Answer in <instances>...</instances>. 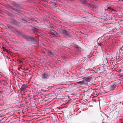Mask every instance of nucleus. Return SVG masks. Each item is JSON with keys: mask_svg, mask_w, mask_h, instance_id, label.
I'll return each mask as SVG.
<instances>
[{"mask_svg": "<svg viewBox=\"0 0 123 123\" xmlns=\"http://www.w3.org/2000/svg\"><path fill=\"white\" fill-rule=\"evenodd\" d=\"M18 70H19L20 69V68L18 67Z\"/></svg>", "mask_w": 123, "mask_h": 123, "instance_id": "obj_24", "label": "nucleus"}, {"mask_svg": "<svg viewBox=\"0 0 123 123\" xmlns=\"http://www.w3.org/2000/svg\"><path fill=\"white\" fill-rule=\"evenodd\" d=\"M6 13L7 14L8 16L11 15L10 13L8 11H6Z\"/></svg>", "mask_w": 123, "mask_h": 123, "instance_id": "obj_15", "label": "nucleus"}, {"mask_svg": "<svg viewBox=\"0 0 123 123\" xmlns=\"http://www.w3.org/2000/svg\"><path fill=\"white\" fill-rule=\"evenodd\" d=\"M13 24H15L16 23V21L14 20H12V21L11 22Z\"/></svg>", "mask_w": 123, "mask_h": 123, "instance_id": "obj_13", "label": "nucleus"}, {"mask_svg": "<svg viewBox=\"0 0 123 123\" xmlns=\"http://www.w3.org/2000/svg\"><path fill=\"white\" fill-rule=\"evenodd\" d=\"M51 28H53V26H51Z\"/></svg>", "mask_w": 123, "mask_h": 123, "instance_id": "obj_26", "label": "nucleus"}, {"mask_svg": "<svg viewBox=\"0 0 123 123\" xmlns=\"http://www.w3.org/2000/svg\"><path fill=\"white\" fill-rule=\"evenodd\" d=\"M116 84L115 83H111L108 86L109 88L108 90L112 91L115 89L117 86Z\"/></svg>", "mask_w": 123, "mask_h": 123, "instance_id": "obj_5", "label": "nucleus"}, {"mask_svg": "<svg viewBox=\"0 0 123 123\" xmlns=\"http://www.w3.org/2000/svg\"><path fill=\"white\" fill-rule=\"evenodd\" d=\"M61 56L62 58H66L67 57V55H66L64 54H61Z\"/></svg>", "mask_w": 123, "mask_h": 123, "instance_id": "obj_9", "label": "nucleus"}, {"mask_svg": "<svg viewBox=\"0 0 123 123\" xmlns=\"http://www.w3.org/2000/svg\"><path fill=\"white\" fill-rule=\"evenodd\" d=\"M86 4H87V6H88V7H91V5L88 3L87 2Z\"/></svg>", "mask_w": 123, "mask_h": 123, "instance_id": "obj_16", "label": "nucleus"}, {"mask_svg": "<svg viewBox=\"0 0 123 123\" xmlns=\"http://www.w3.org/2000/svg\"><path fill=\"white\" fill-rule=\"evenodd\" d=\"M5 50L6 51L7 53H10V51L9 50H8V49H5Z\"/></svg>", "mask_w": 123, "mask_h": 123, "instance_id": "obj_17", "label": "nucleus"}, {"mask_svg": "<svg viewBox=\"0 0 123 123\" xmlns=\"http://www.w3.org/2000/svg\"><path fill=\"white\" fill-rule=\"evenodd\" d=\"M1 92H0V93H1Z\"/></svg>", "mask_w": 123, "mask_h": 123, "instance_id": "obj_30", "label": "nucleus"}, {"mask_svg": "<svg viewBox=\"0 0 123 123\" xmlns=\"http://www.w3.org/2000/svg\"><path fill=\"white\" fill-rule=\"evenodd\" d=\"M108 62V61L106 59H105V60L104 61V65H105L107 64V63Z\"/></svg>", "mask_w": 123, "mask_h": 123, "instance_id": "obj_14", "label": "nucleus"}, {"mask_svg": "<svg viewBox=\"0 0 123 123\" xmlns=\"http://www.w3.org/2000/svg\"><path fill=\"white\" fill-rule=\"evenodd\" d=\"M18 34L21 36L23 38L27 40H28L29 39L31 40L34 44H36L37 43V41L33 37L25 35L20 31H18Z\"/></svg>", "mask_w": 123, "mask_h": 123, "instance_id": "obj_1", "label": "nucleus"}, {"mask_svg": "<svg viewBox=\"0 0 123 123\" xmlns=\"http://www.w3.org/2000/svg\"><path fill=\"white\" fill-rule=\"evenodd\" d=\"M45 71L46 72L42 75L41 77L44 79H48L50 75V71L48 69H46Z\"/></svg>", "mask_w": 123, "mask_h": 123, "instance_id": "obj_2", "label": "nucleus"}, {"mask_svg": "<svg viewBox=\"0 0 123 123\" xmlns=\"http://www.w3.org/2000/svg\"><path fill=\"white\" fill-rule=\"evenodd\" d=\"M75 47L76 48H78V46H75Z\"/></svg>", "mask_w": 123, "mask_h": 123, "instance_id": "obj_25", "label": "nucleus"}, {"mask_svg": "<svg viewBox=\"0 0 123 123\" xmlns=\"http://www.w3.org/2000/svg\"><path fill=\"white\" fill-rule=\"evenodd\" d=\"M44 5H45V4H43V5L45 6Z\"/></svg>", "mask_w": 123, "mask_h": 123, "instance_id": "obj_27", "label": "nucleus"}, {"mask_svg": "<svg viewBox=\"0 0 123 123\" xmlns=\"http://www.w3.org/2000/svg\"><path fill=\"white\" fill-rule=\"evenodd\" d=\"M26 86L25 85H22L21 86L22 90H23L25 88H26Z\"/></svg>", "mask_w": 123, "mask_h": 123, "instance_id": "obj_12", "label": "nucleus"}, {"mask_svg": "<svg viewBox=\"0 0 123 123\" xmlns=\"http://www.w3.org/2000/svg\"><path fill=\"white\" fill-rule=\"evenodd\" d=\"M1 117V116L0 115V117Z\"/></svg>", "mask_w": 123, "mask_h": 123, "instance_id": "obj_29", "label": "nucleus"}, {"mask_svg": "<svg viewBox=\"0 0 123 123\" xmlns=\"http://www.w3.org/2000/svg\"><path fill=\"white\" fill-rule=\"evenodd\" d=\"M18 61L20 63H21L22 62L20 60H18Z\"/></svg>", "mask_w": 123, "mask_h": 123, "instance_id": "obj_22", "label": "nucleus"}, {"mask_svg": "<svg viewBox=\"0 0 123 123\" xmlns=\"http://www.w3.org/2000/svg\"><path fill=\"white\" fill-rule=\"evenodd\" d=\"M42 52L43 53H45V52L44 51H42Z\"/></svg>", "mask_w": 123, "mask_h": 123, "instance_id": "obj_23", "label": "nucleus"}, {"mask_svg": "<svg viewBox=\"0 0 123 123\" xmlns=\"http://www.w3.org/2000/svg\"><path fill=\"white\" fill-rule=\"evenodd\" d=\"M81 3L82 4H86L87 2L86 0H81Z\"/></svg>", "mask_w": 123, "mask_h": 123, "instance_id": "obj_10", "label": "nucleus"}, {"mask_svg": "<svg viewBox=\"0 0 123 123\" xmlns=\"http://www.w3.org/2000/svg\"><path fill=\"white\" fill-rule=\"evenodd\" d=\"M51 31H54V32H49L50 34L51 35L54 37H57V33L55 31H54L52 29H51Z\"/></svg>", "mask_w": 123, "mask_h": 123, "instance_id": "obj_7", "label": "nucleus"}, {"mask_svg": "<svg viewBox=\"0 0 123 123\" xmlns=\"http://www.w3.org/2000/svg\"><path fill=\"white\" fill-rule=\"evenodd\" d=\"M52 4H53L54 5H56V3L55 2H52Z\"/></svg>", "mask_w": 123, "mask_h": 123, "instance_id": "obj_20", "label": "nucleus"}, {"mask_svg": "<svg viewBox=\"0 0 123 123\" xmlns=\"http://www.w3.org/2000/svg\"><path fill=\"white\" fill-rule=\"evenodd\" d=\"M1 10V9H0V11Z\"/></svg>", "mask_w": 123, "mask_h": 123, "instance_id": "obj_28", "label": "nucleus"}, {"mask_svg": "<svg viewBox=\"0 0 123 123\" xmlns=\"http://www.w3.org/2000/svg\"><path fill=\"white\" fill-rule=\"evenodd\" d=\"M64 37L67 39H68V37H71V36L66 31L63 30L61 31Z\"/></svg>", "mask_w": 123, "mask_h": 123, "instance_id": "obj_4", "label": "nucleus"}, {"mask_svg": "<svg viewBox=\"0 0 123 123\" xmlns=\"http://www.w3.org/2000/svg\"><path fill=\"white\" fill-rule=\"evenodd\" d=\"M0 25H2V26L4 27V28H7L6 27V26H5L3 24L1 23H0Z\"/></svg>", "mask_w": 123, "mask_h": 123, "instance_id": "obj_19", "label": "nucleus"}, {"mask_svg": "<svg viewBox=\"0 0 123 123\" xmlns=\"http://www.w3.org/2000/svg\"><path fill=\"white\" fill-rule=\"evenodd\" d=\"M92 78L86 77L84 78L83 79L80 81L79 83L83 84H86L88 82H90Z\"/></svg>", "mask_w": 123, "mask_h": 123, "instance_id": "obj_3", "label": "nucleus"}, {"mask_svg": "<svg viewBox=\"0 0 123 123\" xmlns=\"http://www.w3.org/2000/svg\"><path fill=\"white\" fill-rule=\"evenodd\" d=\"M7 27L10 30L12 31H13L14 29V28L10 25H8L7 26Z\"/></svg>", "mask_w": 123, "mask_h": 123, "instance_id": "obj_8", "label": "nucleus"}, {"mask_svg": "<svg viewBox=\"0 0 123 123\" xmlns=\"http://www.w3.org/2000/svg\"><path fill=\"white\" fill-rule=\"evenodd\" d=\"M45 50L47 51L48 55L51 57H53V53L49 49H46L45 48H44Z\"/></svg>", "mask_w": 123, "mask_h": 123, "instance_id": "obj_6", "label": "nucleus"}, {"mask_svg": "<svg viewBox=\"0 0 123 123\" xmlns=\"http://www.w3.org/2000/svg\"><path fill=\"white\" fill-rule=\"evenodd\" d=\"M3 81H4V83H3V84H7V82L6 81H5V80H3Z\"/></svg>", "mask_w": 123, "mask_h": 123, "instance_id": "obj_18", "label": "nucleus"}, {"mask_svg": "<svg viewBox=\"0 0 123 123\" xmlns=\"http://www.w3.org/2000/svg\"><path fill=\"white\" fill-rule=\"evenodd\" d=\"M40 43L42 44L43 46H46L43 43Z\"/></svg>", "mask_w": 123, "mask_h": 123, "instance_id": "obj_21", "label": "nucleus"}, {"mask_svg": "<svg viewBox=\"0 0 123 123\" xmlns=\"http://www.w3.org/2000/svg\"><path fill=\"white\" fill-rule=\"evenodd\" d=\"M108 10H109V11H115V10L113 8H112L111 7H108Z\"/></svg>", "mask_w": 123, "mask_h": 123, "instance_id": "obj_11", "label": "nucleus"}]
</instances>
